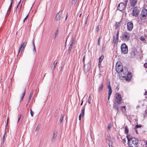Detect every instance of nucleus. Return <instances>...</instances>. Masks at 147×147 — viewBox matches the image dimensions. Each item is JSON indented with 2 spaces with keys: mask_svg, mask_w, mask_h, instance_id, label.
Here are the masks:
<instances>
[{
  "mask_svg": "<svg viewBox=\"0 0 147 147\" xmlns=\"http://www.w3.org/2000/svg\"><path fill=\"white\" fill-rule=\"evenodd\" d=\"M126 137L128 141V144L129 147H137L138 141L135 137H132L130 135H127Z\"/></svg>",
  "mask_w": 147,
  "mask_h": 147,
  "instance_id": "1",
  "label": "nucleus"
},
{
  "mask_svg": "<svg viewBox=\"0 0 147 147\" xmlns=\"http://www.w3.org/2000/svg\"><path fill=\"white\" fill-rule=\"evenodd\" d=\"M130 37V34L128 32L125 31L122 32L121 38L124 41H127L129 39Z\"/></svg>",
  "mask_w": 147,
  "mask_h": 147,
  "instance_id": "2",
  "label": "nucleus"
},
{
  "mask_svg": "<svg viewBox=\"0 0 147 147\" xmlns=\"http://www.w3.org/2000/svg\"><path fill=\"white\" fill-rule=\"evenodd\" d=\"M122 76L126 81H129L131 79L132 75L131 73H129L128 71H126L125 73L123 74V75Z\"/></svg>",
  "mask_w": 147,
  "mask_h": 147,
  "instance_id": "3",
  "label": "nucleus"
},
{
  "mask_svg": "<svg viewBox=\"0 0 147 147\" xmlns=\"http://www.w3.org/2000/svg\"><path fill=\"white\" fill-rule=\"evenodd\" d=\"M115 99L114 102L121 103L122 100L121 94L119 92L116 93L115 96Z\"/></svg>",
  "mask_w": 147,
  "mask_h": 147,
  "instance_id": "4",
  "label": "nucleus"
},
{
  "mask_svg": "<svg viewBox=\"0 0 147 147\" xmlns=\"http://www.w3.org/2000/svg\"><path fill=\"white\" fill-rule=\"evenodd\" d=\"M121 52L124 54H127L128 50L127 46L125 43L122 44L121 47Z\"/></svg>",
  "mask_w": 147,
  "mask_h": 147,
  "instance_id": "5",
  "label": "nucleus"
},
{
  "mask_svg": "<svg viewBox=\"0 0 147 147\" xmlns=\"http://www.w3.org/2000/svg\"><path fill=\"white\" fill-rule=\"evenodd\" d=\"M132 12V15L134 16L137 17L138 16L139 12V9L137 7H134L133 9Z\"/></svg>",
  "mask_w": 147,
  "mask_h": 147,
  "instance_id": "6",
  "label": "nucleus"
},
{
  "mask_svg": "<svg viewBox=\"0 0 147 147\" xmlns=\"http://www.w3.org/2000/svg\"><path fill=\"white\" fill-rule=\"evenodd\" d=\"M126 5L124 3H121L119 4L117 8L118 10L122 11L126 8Z\"/></svg>",
  "mask_w": 147,
  "mask_h": 147,
  "instance_id": "7",
  "label": "nucleus"
},
{
  "mask_svg": "<svg viewBox=\"0 0 147 147\" xmlns=\"http://www.w3.org/2000/svg\"><path fill=\"white\" fill-rule=\"evenodd\" d=\"M116 64V70L118 73L122 72L123 71L122 65H121Z\"/></svg>",
  "mask_w": 147,
  "mask_h": 147,
  "instance_id": "8",
  "label": "nucleus"
},
{
  "mask_svg": "<svg viewBox=\"0 0 147 147\" xmlns=\"http://www.w3.org/2000/svg\"><path fill=\"white\" fill-rule=\"evenodd\" d=\"M133 28V24L132 21L129 22L127 23V30L129 31H131Z\"/></svg>",
  "mask_w": 147,
  "mask_h": 147,
  "instance_id": "9",
  "label": "nucleus"
},
{
  "mask_svg": "<svg viewBox=\"0 0 147 147\" xmlns=\"http://www.w3.org/2000/svg\"><path fill=\"white\" fill-rule=\"evenodd\" d=\"M107 87L109 89V91H108V100H109L110 98V97L111 95V94L112 93V91L111 89V86L110 82H109V84L107 86Z\"/></svg>",
  "mask_w": 147,
  "mask_h": 147,
  "instance_id": "10",
  "label": "nucleus"
},
{
  "mask_svg": "<svg viewBox=\"0 0 147 147\" xmlns=\"http://www.w3.org/2000/svg\"><path fill=\"white\" fill-rule=\"evenodd\" d=\"M121 103H119L118 102H114L113 107L114 109L117 111V112L119 111V105H120Z\"/></svg>",
  "mask_w": 147,
  "mask_h": 147,
  "instance_id": "11",
  "label": "nucleus"
},
{
  "mask_svg": "<svg viewBox=\"0 0 147 147\" xmlns=\"http://www.w3.org/2000/svg\"><path fill=\"white\" fill-rule=\"evenodd\" d=\"M27 42L25 43V42H23L21 44L20 47L19 49L18 52L19 53H20V51H23L25 47H26V45Z\"/></svg>",
  "mask_w": 147,
  "mask_h": 147,
  "instance_id": "12",
  "label": "nucleus"
},
{
  "mask_svg": "<svg viewBox=\"0 0 147 147\" xmlns=\"http://www.w3.org/2000/svg\"><path fill=\"white\" fill-rule=\"evenodd\" d=\"M138 0H130L129 2L131 6L134 7L136 4Z\"/></svg>",
  "mask_w": 147,
  "mask_h": 147,
  "instance_id": "13",
  "label": "nucleus"
},
{
  "mask_svg": "<svg viewBox=\"0 0 147 147\" xmlns=\"http://www.w3.org/2000/svg\"><path fill=\"white\" fill-rule=\"evenodd\" d=\"M62 13V11H60L57 14L56 16V19L57 20H59L61 16Z\"/></svg>",
  "mask_w": 147,
  "mask_h": 147,
  "instance_id": "14",
  "label": "nucleus"
},
{
  "mask_svg": "<svg viewBox=\"0 0 147 147\" xmlns=\"http://www.w3.org/2000/svg\"><path fill=\"white\" fill-rule=\"evenodd\" d=\"M109 141V147H113V142L114 141V139H108Z\"/></svg>",
  "mask_w": 147,
  "mask_h": 147,
  "instance_id": "15",
  "label": "nucleus"
},
{
  "mask_svg": "<svg viewBox=\"0 0 147 147\" xmlns=\"http://www.w3.org/2000/svg\"><path fill=\"white\" fill-rule=\"evenodd\" d=\"M104 58V56L103 55H101L99 58V62L98 63V67L100 68V66L101 65V62L102 61Z\"/></svg>",
  "mask_w": 147,
  "mask_h": 147,
  "instance_id": "16",
  "label": "nucleus"
},
{
  "mask_svg": "<svg viewBox=\"0 0 147 147\" xmlns=\"http://www.w3.org/2000/svg\"><path fill=\"white\" fill-rule=\"evenodd\" d=\"M140 20H143L145 19L146 18V16H145L144 14H143L142 13H141L140 15Z\"/></svg>",
  "mask_w": 147,
  "mask_h": 147,
  "instance_id": "17",
  "label": "nucleus"
},
{
  "mask_svg": "<svg viewBox=\"0 0 147 147\" xmlns=\"http://www.w3.org/2000/svg\"><path fill=\"white\" fill-rule=\"evenodd\" d=\"M121 21H120L119 22H116L115 23V29H117L118 28L119 26H120V22Z\"/></svg>",
  "mask_w": 147,
  "mask_h": 147,
  "instance_id": "18",
  "label": "nucleus"
},
{
  "mask_svg": "<svg viewBox=\"0 0 147 147\" xmlns=\"http://www.w3.org/2000/svg\"><path fill=\"white\" fill-rule=\"evenodd\" d=\"M26 88H25L24 89V92L22 93V96L20 98V101L21 102L23 100L24 97V96L25 95V93H26Z\"/></svg>",
  "mask_w": 147,
  "mask_h": 147,
  "instance_id": "19",
  "label": "nucleus"
},
{
  "mask_svg": "<svg viewBox=\"0 0 147 147\" xmlns=\"http://www.w3.org/2000/svg\"><path fill=\"white\" fill-rule=\"evenodd\" d=\"M143 14H144L145 16H147V10L145 9H143L141 13Z\"/></svg>",
  "mask_w": 147,
  "mask_h": 147,
  "instance_id": "20",
  "label": "nucleus"
},
{
  "mask_svg": "<svg viewBox=\"0 0 147 147\" xmlns=\"http://www.w3.org/2000/svg\"><path fill=\"white\" fill-rule=\"evenodd\" d=\"M57 135V132L56 131L54 132L52 137L53 140H54L55 139Z\"/></svg>",
  "mask_w": 147,
  "mask_h": 147,
  "instance_id": "21",
  "label": "nucleus"
},
{
  "mask_svg": "<svg viewBox=\"0 0 147 147\" xmlns=\"http://www.w3.org/2000/svg\"><path fill=\"white\" fill-rule=\"evenodd\" d=\"M113 42L115 44H116L117 43L118 41V38H115L114 36H113Z\"/></svg>",
  "mask_w": 147,
  "mask_h": 147,
  "instance_id": "22",
  "label": "nucleus"
},
{
  "mask_svg": "<svg viewBox=\"0 0 147 147\" xmlns=\"http://www.w3.org/2000/svg\"><path fill=\"white\" fill-rule=\"evenodd\" d=\"M33 45V52L34 54H35L36 53V49L34 44V41H33L32 42Z\"/></svg>",
  "mask_w": 147,
  "mask_h": 147,
  "instance_id": "23",
  "label": "nucleus"
},
{
  "mask_svg": "<svg viewBox=\"0 0 147 147\" xmlns=\"http://www.w3.org/2000/svg\"><path fill=\"white\" fill-rule=\"evenodd\" d=\"M103 84H102L98 88V92H100V91H101L103 88Z\"/></svg>",
  "mask_w": 147,
  "mask_h": 147,
  "instance_id": "24",
  "label": "nucleus"
},
{
  "mask_svg": "<svg viewBox=\"0 0 147 147\" xmlns=\"http://www.w3.org/2000/svg\"><path fill=\"white\" fill-rule=\"evenodd\" d=\"M137 53V51L136 49H134L133 50L132 52V54L133 55V56H135V55Z\"/></svg>",
  "mask_w": 147,
  "mask_h": 147,
  "instance_id": "25",
  "label": "nucleus"
},
{
  "mask_svg": "<svg viewBox=\"0 0 147 147\" xmlns=\"http://www.w3.org/2000/svg\"><path fill=\"white\" fill-rule=\"evenodd\" d=\"M73 45L70 44V45L69 46V47L68 48V53H69L70 52L71 50L72 47L73 46Z\"/></svg>",
  "mask_w": 147,
  "mask_h": 147,
  "instance_id": "26",
  "label": "nucleus"
},
{
  "mask_svg": "<svg viewBox=\"0 0 147 147\" xmlns=\"http://www.w3.org/2000/svg\"><path fill=\"white\" fill-rule=\"evenodd\" d=\"M64 116V114L61 115V118L60 120V123L61 124L62 122L63 121V118Z\"/></svg>",
  "mask_w": 147,
  "mask_h": 147,
  "instance_id": "27",
  "label": "nucleus"
},
{
  "mask_svg": "<svg viewBox=\"0 0 147 147\" xmlns=\"http://www.w3.org/2000/svg\"><path fill=\"white\" fill-rule=\"evenodd\" d=\"M33 91H32L31 92V93H30V95L29 98V99H28V102H29L31 100V98H32V94H33Z\"/></svg>",
  "mask_w": 147,
  "mask_h": 147,
  "instance_id": "28",
  "label": "nucleus"
},
{
  "mask_svg": "<svg viewBox=\"0 0 147 147\" xmlns=\"http://www.w3.org/2000/svg\"><path fill=\"white\" fill-rule=\"evenodd\" d=\"M125 107V106H123L121 107V110L123 112H125L126 111Z\"/></svg>",
  "mask_w": 147,
  "mask_h": 147,
  "instance_id": "29",
  "label": "nucleus"
},
{
  "mask_svg": "<svg viewBox=\"0 0 147 147\" xmlns=\"http://www.w3.org/2000/svg\"><path fill=\"white\" fill-rule=\"evenodd\" d=\"M125 132L126 134H127L128 133L129 129H128L127 126H126L125 127Z\"/></svg>",
  "mask_w": 147,
  "mask_h": 147,
  "instance_id": "30",
  "label": "nucleus"
},
{
  "mask_svg": "<svg viewBox=\"0 0 147 147\" xmlns=\"http://www.w3.org/2000/svg\"><path fill=\"white\" fill-rule=\"evenodd\" d=\"M102 38V36H100L98 41V45H100V40Z\"/></svg>",
  "mask_w": 147,
  "mask_h": 147,
  "instance_id": "31",
  "label": "nucleus"
},
{
  "mask_svg": "<svg viewBox=\"0 0 147 147\" xmlns=\"http://www.w3.org/2000/svg\"><path fill=\"white\" fill-rule=\"evenodd\" d=\"M88 102L89 104H90L91 103V96L90 94V95L89 97V98L88 99Z\"/></svg>",
  "mask_w": 147,
  "mask_h": 147,
  "instance_id": "32",
  "label": "nucleus"
},
{
  "mask_svg": "<svg viewBox=\"0 0 147 147\" xmlns=\"http://www.w3.org/2000/svg\"><path fill=\"white\" fill-rule=\"evenodd\" d=\"M57 61H55L54 62V63H53V64L54 65V69H55V67H56L57 65Z\"/></svg>",
  "mask_w": 147,
  "mask_h": 147,
  "instance_id": "33",
  "label": "nucleus"
},
{
  "mask_svg": "<svg viewBox=\"0 0 147 147\" xmlns=\"http://www.w3.org/2000/svg\"><path fill=\"white\" fill-rule=\"evenodd\" d=\"M100 28V26L98 25L96 26V32H98Z\"/></svg>",
  "mask_w": 147,
  "mask_h": 147,
  "instance_id": "34",
  "label": "nucleus"
},
{
  "mask_svg": "<svg viewBox=\"0 0 147 147\" xmlns=\"http://www.w3.org/2000/svg\"><path fill=\"white\" fill-rule=\"evenodd\" d=\"M78 0H72L71 3L72 4H75Z\"/></svg>",
  "mask_w": 147,
  "mask_h": 147,
  "instance_id": "35",
  "label": "nucleus"
},
{
  "mask_svg": "<svg viewBox=\"0 0 147 147\" xmlns=\"http://www.w3.org/2000/svg\"><path fill=\"white\" fill-rule=\"evenodd\" d=\"M30 114L32 117H33L34 115V112L32 111L31 109L30 110Z\"/></svg>",
  "mask_w": 147,
  "mask_h": 147,
  "instance_id": "36",
  "label": "nucleus"
},
{
  "mask_svg": "<svg viewBox=\"0 0 147 147\" xmlns=\"http://www.w3.org/2000/svg\"><path fill=\"white\" fill-rule=\"evenodd\" d=\"M5 134H6V133H5L4 134V135L3 136V142H2V144H3L4 143L5 136Z\"/></svg>",
  "mask_w": 147,
  "mask_h": 147,
  "instance_id": "37",
  "label": "nucleus"
},
{
  "mask_svg": "<svg viewBox=\"0 0 147 147\" xmlns=\"http://www.w3.org/2000/svg\"><path fill=\"white\" fill-rule=\"evenodd\" d=\"M29 16V13L26 16V17L23 20V22L24 23L25 22V20L28 18Z\"/></svg>",
  "mask_w": 147,
  "mask_h": 147,
  "instance_id": "38",
  "label": "nucleus"
},
{
  "mask_svg": "<svg viewBox=\"0 0 147 147\" xmlns=\"http://www.w3.org/2000/svg\"><path fill=\"white\" fill-rule=\"evenodd\" d=\"M141 127V126L140 125H136L135 127H134V129H136L137 128H138V127Z\"/></svg>",
  "mask_w": 147,
  "mask_h": 147,
  "instance_id": "39",
  "label": "nucleus"
},
{
  "mask_svg": "<svg viewBox=\"0 0 147 147\" xmlns=\"http://www.w3.org/2000/svg\"><path fill=\"white\" fill-rule=\"evenodd\" d=\"M140 40L142 41H143L144 40L145 38L143 36H141L140 38Z\"/></svg>",
  "mask_w": 147,
  "mask_h": 147,
  "instance_id": "40",
  "label": "nucleus"
},
{
  "mask_svg": "<svg viewBox=\"0 0 147 147\" xmlns=\"http://www.w3.org/2000/svg\"><path fill=\"white\" fill-rule=\"evenodd\" d=\"M112 127V125L111 124H109V125L108 127V129H110Z\"/></svg>",
  "mask_w": 147,
  "mask_h": 147,
  "instance_id": "41",
  "label": "nucleus"
},
{
  "mask_svg": "<svg viewBox=\"0 0 147 147\" xmlns=\"http://www.w3.org/2000/svg\"><path fill=\"white\" fill-rule=\"evenodd\" d=\"M74 40H75L74 39V38H73L72 39V40H71V43L70 44H71L72 45H73V44H74Z\"/></svg>",
  "mask_w": 147,
  "mask_h": 147,
  "instance_id": "42",
  "label": "nucleus"
},
{
  "mask_svg": "<svg viewBox=\"0 0 147 147\" xmlns=\"http://www.w3.org/2000/svg\"><path fill=\"white\" fill-rule=\"evenodd\" d=\"M58 30H57L55 32V34H54V35H55V38L56 37V36L57 35V34H58Z\"/></svg>",
  "mask_w": 147,
  "mask_h": 147,
  "instance_id": "43",
  "label": "nucleus"
},
{
  "mask_svg": "<svg viewBox=\"0 0 147 147\" xmlns=\"http://www.w3.org/2000/svg\"><path fill=\"white\" fill-rule=\"evenodd\" d=\"M84 113L82 112L80 115L82 116V117H83L84 116Z\"/></svg>",
  "mask_w": 147,
  "mask_h": 147,
  "instance_id": "44",
  "label": "nucleus"
},
{
  "mask_svg": "<svg viewBox=\"0 0 147 147\" xmlns=\"http://www.w3.org/2000/svg\"><path fill=\"white\" fill-rule=\"evenodd\" d=\"M88 16L87 17L86 19V21H85V24H86L87 23V20H88Z\"/></svg>",
  "mask_w": 147,
  "mask_h": 147,
  "instance_id": "45",
  "label": "nucleus"
},
{
  "mask_svg": "<svg viewBox=\"0 0 147 147\" xmlns=\"http://www.w3.org/2000/svg\"><path fill=\"white\" fill-rule=\"evenodd\" d=\"M123 143L125 144V143H126V140L125 138H124L123 139Z\"/></svg>",
  "mask_w": 147,
  "mask_h": 147,
  "instance_id": "46",
  "label": "nucleus"
},
{
  "mask_svg": "<svg viewBox=\"0 0 147 147\" xmlns=\"http://www.w3.org/2000/svg\"><path fill=\"white\" fill-rule=\"evenodd\" d=\"M145 92L144 94V95H147V90H146V89H145Z\"/></svg>",
  "mask_w": 147,
  "mask_h": 147,
  "instance_id": "47",
  "label": "nucleus"
},
{
  "mask_svg": "<svg viewBox=\"0 0 147 147\" xmlns=\"http://www.w3.org/2000/svg\"><path fill=\"white\" fill-rule=\"evenodd\" d=\"M144 67L145 68H147V63H145L144 64Z\"/></svg>",
  "mask_w": 147,
  "mask_h": 147,
  "instance_id": "48",
  "label": "nucleus"
},
{
  "mask_svg": "<svg viewBox=\"0 0 147 147\" xmlns=\"http://www.w3.org/2000/svg\"><path fill=\"white\" fill-rule=\"evenodd\" d=\"M12 4H13V2L11 1V4H10V5L9 7L11 8L12 6Z\"/></svg>",
  "mask_w": 147,
  "mask_h": 147,
  "instance_id": "49",
  "label": "nucleus"
},
{
  "mask_svg": "<svg viewBox=\"0 0 147 147\" xmlns=\"http://www.w3.org/2000/svg\"><path fill=\"white\" fill-rule=\"evenodd\" d=\"M82 116H81V115H80L79 117V120L80 121L81 120Z\"/></svg>",
  "mask_w": 147,
  "mask_h": 147,
  "instance_id": "50",
  "label": "nucleus"
},
{
  "mask_svg": "<svg viewBox=\"0 0 147 147\" xmlns=\"http://www.w3.org/2000/svg\"><path fill=\"white\" fill-rule=\"evenodd\" d=\"M128 2V0H126L125 1V5L126 6H127V3Z\"/></svg>",
  "mask_w": 147,
  "mask_h": 147,
  "instance_id": "51",
  "label": "nucleus"
},
{
  "mask_svg": "<svg viewBox=\"0 0 147 147\" xmlns=\"http://www.w3.org/2000/svg\"><path fill=\"white\" fill-rule=\"evenodd\" d=\"M39 129V126H38V125L37 126L36 129V131L38 130Z\"/></svg>",
  "mask_w": 147,
  "mask_h": 147,
  "instance_id": "52",
  "label": "nucleus"
},
{
  "mask_svg": "<svg viewBox=\"0 0 147 147\" xmlns=\"http://www.w3.org/2000/svg\"><path fill=\"white\" fill-rule=\"evenodd\" d=\"M85 109V107H84L82 110V112L84 113Z\"/></svg>",
  "mask_w": 147,
  "mask_h": 147,
  "instance_id": "53",
  "label": "nucleus"
},
{
  "mask_svg": "<svg viewBox=\"0 0 147 147\" xmlns=\"http://www.w3.org/2000/svg\"><path fill=\"white\" fill-rule=\"evenodd\" d=\"M10 11H7V15H8L10 13Z\"/></svg>",
  "mask_w": 147,
  "mask_h": 147,
  "instance_id": "54",
  "label": "nucleus"
},
{
  "mask_svg": "<svg viewBox=\"0 0 147 147\" xmlns=\"http://www.w3.org/2000/svg\"><path fill=\"white\" fill-rule=\"evenodd\" d=\"M21 1V0H20V2L18 3V4L17 5H18V6H19V5H20Z\"/></svg>",
  "mask_w": 147,
  "mask_h": 147,
  "instance_id": "55",
  "label": "nucleus"
},
{
  "mask_svg": "<svg viewBox=\"0 0 147 147\" xmlns=\"http://www.w3.org/2000/svg\"><path fill=\"white\" fill-rule=\"evenodd\" d=\"M83 62H84L85 61V56L83 58Z\"/></svg>",
  "mask_w": 147,
  "mask_h": 147,
  "instance_id": "56",
  "label": "nucleus"
},
{
  "mask_svg": "<svg viewBox=\"0 0 147 147\" xmlns=\"http://www.w3.org/2000/svg\"><path fill=\"white\" fill-rule=\"evenodd\" d=\"M11 8L9 7L7 11H11Z\"/></svg>",
  "mask_w": 147,
  "mask_h": 147,
  "instance_id": "57",
  "label": "nucleus"
},
{
  "mask_svg": "<svg viewBox=\"0 0 147 147\" xmlns=\"http://www.w3.org/2000/svg\"><path fill=\"white\" fill-rule=\"evenodd\" d=\"M119 37V35L116 34V38H118Z\"/></svg>",
  "mask_w": 147,
  "mask_h": 147,
  "instance_id": "58",
  "label": "nucleus"
},
{
  "mask_svg": "<svg viewBox=\"0 0 147 147\" xmlns=\"http://www.w3.org/2000/svg\"><path fill=\"white\" fill-rule=\"evenodd\" d=\"M21 116V115H20V117H19L18 118V122L19 121L20 119V117Z\"/></svg>",
  "mask_w": 147,
  "mask_h": 147,
  "instance_id": "59",
  "label": "nucleus"
},
{
  "mask_svg": "<svg viewBox=\"0 0 147 147\" xmlns=\"http://www.w3.org/2000/svg\"><path fill=\"white\" fill-rule=\"evenodd\" d=\"M145 115H147V110H146L145 111Z\"/></svg>",
  "mask_w": 147,
  "mask_h": 147,
  "instance_id": "60",
  "label": "nucleus"
},
{
  "mask_svg": "<svg viewBox=\"0 0 147 147\" xmlns=\"http://www.w3.org/2000/svg\"><path fill=\"white\" fill-rule=\"evenodd\" d=\"M119 31H118L117 34H116L117 35H119Z\"/></svg>",
  "mask_w": 147,
  "mask_h": 147,
  "instance_id": "61",
  "label": "nucleus"
},
{
  "mask_svg": "<svg viewBox=\"0 0 147 147\" xmlns=\"http://www.w3.org/2000/svg\"><path fill=\"white\" fill-rule=\"evenodd\" d=\"M8 121H9V118H8L7 119V124L8 123Z\"/></svg>",
  "mask_w": 147,
  "mask_h": 147,
  "instance_id": "62",
  "label": "nucleus"
},
{
  "mask_svg": "<svg viewBox=\"0 0 147 147\" xmlns=\"http://www.w3.org/2000/svg\"><path fill=\"white\" fill-rule=\"evenodd\" d=\"M83 103V101L82 100V102H81V103L80 105H82Z\"/></svg>",
  "mask_w": 147,
  "mask_h": 147,
  "instance_id": "63",
  "label": "nucleus"
},
{
  "mask_svg": "<svg viewBox=\"0 0 147 147\" xmlns=\"http://www.w3.org/2000/svg\"><path fill=\"white\" fill-rule=\"evenodd\" d=\"M136 129V133H137V134H138V131H137V130L136 129Z\"/></svg>",
  "mask_w": 147,
  "mask_h": 147,
  "instance_id": "64",
  "label": "nucleus"
}]
</instances>
